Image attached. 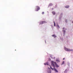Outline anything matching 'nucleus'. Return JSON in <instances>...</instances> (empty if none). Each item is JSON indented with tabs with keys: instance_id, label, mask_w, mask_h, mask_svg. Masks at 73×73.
I'll use <instances>...</instances> for the list:
<instances>
[{
	"instance_id": "f257e3e1",
	"label": "nucleus",
	"mask_w": 73,
	"mask_h": 73,
	"mask_svg": "<svg viewBox=\"0 0 73 73\" xmlns=\"http://www.w3.org/2000/svg\"><path fill=\"white\" fill-rule=\"evenodd\" d=\"M64 49L66 51H67L68 52H70V51H73L72 49H68L66 48H64Z\"/></svg>"
},
{
	"instance_id": "f03ea898",
	"label": "nucleus",
	"mask_w": 73,
	"mask_h": 73,
	"mask_svg": "<svg viewBox=\"0 0 73 73\" xmlns=\"http://www.w3.org/2000/svg\"><path fill=\"white\" fill-rule=\"evenodd\" d=\"M36 9L35 10V11H39V10H40V7H38V6H36Z\"/></svg>"
},
{
	"instance_id": "7ed1b4c3",
	"label": "nucleus",
	"mask_w": 73,
	"mask_h": 73,
	"mask_svg": "<svg viewBox=\"0 0 73 73\" xmlns=\"http://www.w3.org/2000/svg\"><path fill=\"white\" fill-rule=\"evenodd\" d=\"M46 23V22L45 21H42L40 23V24H42Z\"/></svg>"
},
{
	"instance_id": "20e7f679",
	"label": "nucleus",
	"mask_w": 73,
	"mask_h": 73,
	"mask_svg": "<svg viewBox=\"0 0 73 73\" xmlns=\"http://www.w3.org/2000/svg\"><path fill=\"white\" fill-rule=\"evenodd\" d=\"M51 65L54 67H55V66L54 64V62L53 61H51Z\"/></svg>"
},
{
	"instance_id": "39448f33",
	"label": "nucleus",
	"mask_w": 73,
	"mask_h": 73,
	"mask_svg": "<svg viewBox=\"0 0 73 73\" xmlns=\"http://www.w3.org/2000/svg\"><path fill=\"white\" fill-rule=\"evenodd\" d=\"M54 64H55L56 67H57V68L59 67V66H58V65L57 64V63L56 62H54Z\"/></svg>"
},
{
	"instance_id": "423d86ee",
	"label": "nucleus",
	"mask_w": 73,
	"mask_h": 73,
	"mask_svg": "<svg viewBox=\"0 0 73 73\" xmlns=\"http://www.w3.org/2000/svg\"><path fill=\"white\" fill-rule=\"evenodd\" d=\"M52 37H53L54 38H56V37H57V36H56L55 35H52Z\"/></svg>"
},
{
	"instance_id": "0eeeda50",
	"label": "nucleus",
	"mask_w": 73,
	"mask_h": 73,
	"mask_svg": "<svg viewBox=\"0 0 73 73\" xmlns=\"http://www.w3.org/2000/svg\"><path fill=\"white\" fill-rule=\"evenodd\" d=\"M54 71L56 72H58V71H57V70L56 68H55V67H54Z\"/></svg>"
},
{
	"instance_id": "6e6552de",
	"label": "nucleus",
	"mask_w": 73,
	"mask_h": 73,
	"mask_svg": "<svg viewBox=\"0 0 73 73\" xmlns=\"http://www.w3.org/2000/svg\"><path fill=\"white\" fill-rule=\"evenodd\" d=\"M48 73H51V70H48Z\"/></svg>"
},
{
	"instance_id": "1a4fd4ad",
	"label": "nucleus",
	"mask_w": 73,
	"mask_h": 73,
	"mask_svg": "<svg viewBox=\"0 0 73 73\" xmlns=\"http://www.w3.org/2000/svg\"><path fill=\"white\" fill-rule=\"evenodd\" d=\"M65 7L66 8H69V5H67V6H65Z\"/></svg>"
},
{
	"instance_id": "9d476101",
	"label": "nucleus",
	"mask_w": 73,
	"mask_h": 73,
	"mask_svg": "<svg viewBox=\"0 0 73 73\" xmlns=\"http://www.w3.org/2000/svg\"><path fill=\"white\" fill-rule=\"evenodd\" d=\"M53 5V4L52 3H50L49 5V6H52Z\"/></svg>"
},
{
	"instance_id": "9b49d317",
	"label": "nucleus",
	"mask_w": 73,
	"mask_h": 73,
	"mask_svg": "<svg viewBox=\"0 0 73 73\" xmlns=\"http://www.w3.org/2000/svg\"><path fill=\"white\" fill-rule=\"evenodd\" d=\"M52 13L53 14V15H55V12L54 11H53L52 12Z\"/></svg>"
},
{
	"instance_id": "f8f14e48",
	"label": "nucleus",
	"mask_w": 73,
	"mask_h": 73,
	"mask_svg": "<svg viewBox=\"0 0 73 73\" xmlns=\"http://www.w3.org/2000/svg\"><path fill=\"white\" fill-rule=\"evenodd\" d=\"M63 33L64 34H65V31L64 30H63Z\"/></svg>"
},
{
	"instance_id": "ddd939ff",
	"label": "nucleus",
	"mask_w": 73,
	"mask_h": 73,
	"mask_svg": "<svg viewBox=\"0 0 73 73\" xmlns=\"http://www.w3.org/2000/svg\"><path fill=\"white\" fill-rule=\"evenodd\" d=\"M54 27H56V24L55 23V22H54Z\"/></svg>"
},
{
	"instance_id": "4468645a",
	"label": "nucleus",
	"mask_w": 73,
	"mask_h": 73,
	"mask_svg": "<svg viewBox=\"0 0 73 73\" xmlns=\"http://www.w3.org/2000/svg\"><path fill=\"white\" fill-rule=\"evenodd\" d=\"M50 68L51 69H52V70H54L53 68H52V67H51V66H50Z\"/></svg>"
},
{
	"instance_id": "2eb2a0df",
	"label": "nucleus",
	"mask_w": 73,
	"mask_h": 73,
	"mask_svg": "<svg viewBox=\"0 0 73 73\" xmlns=\"http://www.w3.org/2000/svg\"><path fill=\"white\" fill-rule=\"evenodd\" d=\"M64 61H63L62 62V65H63V64H64Z\"/></svg>"
},
{
	"instance_id": "dca6fc26",
	"label": "nucleus",
	"mask_w": 73,
	"mask_h": 73,
	"mask_svg": "<svg viewBox=\"0 0 73 73\" xmlns=\"http://www.w3.org/2000/svg\"><path fill=\"white\" fill-rule=\"evenodd\" d=\"M56 61H58V62H60V60H56Z\"/></svg>"
},
{
	"instance_id": "f3484780",
	"label": "nucleus",
	"mask_w": 73,
	"mask_h": 73,
	"mask_svg": "<svg viewBox=\"0 0 73 73\" xmlns=\"http://www.w3.org/2000/svg\"><path fill=\"white\" fill-rule=\"evenodd\" d=\"M57 27L58 28H60V27H59V26L58 25H57Z\"/></svg>"
},
{
	"instance_id": "a211bd4d",
	"label": "nucleus",
	"mask_w": 73,
	"mask_h": 73,
	"mask_svg": "<svg viewBox=\"0 0 73 73\" xmlns=\"http://www.w3.org/2000/svg\"><path fill=\"white\" fill-rule=\"evenodd\" d=\"M42 15H44V12H42Z\"/></svg>"
},
{
	"instance_id": "6ab92c4d",
	"label": "nucleus",
	"mask_w": 73,
	"mask_h": 73,
	"mask_svg": "<svg viewBox=\"0 0 73 73\" xmlns=\"http://www.w3.org/2000/svg\"><path fill=\"white\" fill-rule=\"evenodd\" d=\"M46 65H49V64H48V63H46Z\"/></svg>"
},
{
	"instance_id": "aec40b11",
	"label": "nucleus",
	"mask_w": 73,
	"mask_h": 73,
	"mask_svg": "<svg viewBox=\"0 0 73 73\" xmlns=\"http://www.w3.org/2000/svg\"><path fill=\"white\" fill-rule=\"evenodd\" d=\"M44 64L45 65H46V63H44Z\"/></svg>"
},
{
	"instance_id": "412c9836",
	"label": "nucleus",
	"mask_w": 73,
	"mask_h": 73,
	"mask_svg": "<svg viewBox=\"0 0 73 73\" xmlns=\"http://www.w3.org/2000/svg\"><path fill=\"white\" fill-rule=\"evenodd\" d=\"M62 29H65V28H64V27Z\"/></svg>"
},
{
	"instance_id": "4be33fe9",
	"label": "nucleus",
	"mask_w": 73,
	"mask_h": 73,
	"mask_svg": "<svg viewBox=\"0 0 73 73\" xmlns=\"http://www.w3.org/2000/svg\"><path fill=\"white\" fill-rule=\"evenodd\" d=\"M66 22H67V20H66Z\"/></svg>"
},
{
	"instance_id": "5701e85b",
	"label": "nucleus",
	"mask_w": 73,
	"mask_h": 73,
	"mask_svg": "<svg viewBox=\"0 0 73 73\" xmlns=\"http://www.w3.org/2000/svg\"><path fill=\"white\" fill-rule=\"evenodd\" d=\"M63 60H65V58H64L63 59Z\"/></svg>"
}]
</instances>
